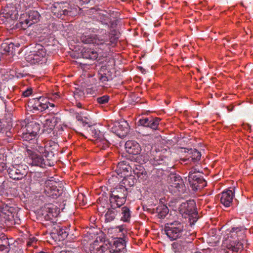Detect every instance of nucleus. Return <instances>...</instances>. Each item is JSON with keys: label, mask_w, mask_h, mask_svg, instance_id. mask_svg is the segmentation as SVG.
<instances>
[{"label": "nucleus", "mask_w": 253, "mask_h": 253, "mask_svg": "<svg viewBox=\"0 0 253 253\" xmlns=\"http://www.w3.org/2000/svg\"><path fill=\"white\" fill-rule=\"evenodd\" d=\"M37 150L39 154L29 149L27 150V155L31 158L33 166L45 168L54 165L55 162V154L50 150V147L39 146Z\"/></svg>", "instance_id": "f257e3e1"}, {"label": "nucleus", "mask_w": 253, "mask_h": 253, "mask_svg": "<svg viewBox=\"0 0 253 253\" xmlns=\"http://www.w3.org/2000/svg\"><path fill=\"white\" fill-rule=\"evenodd\" d=\"M164 231L171 241L177 239L185 240L190 235L186 228L185 223L179 220H174L166 223Z\"/></svg>", "instance_id": "f03ea898"}, {"label": "nucleus", "mask_w": 253, "mask_h": 253, "mask_svg": "<svg viewBox=\"0 0 253 253\" xmlns=\"http://www.w3.org/2000/svg\"><path fill=\"white\" fill-rule=\"evenodd\" d=\"M108 38L106 39H98L96 35H89L87 33L82 34L80 37L81 42L85 44L93 45H101L103 46H114L119 38V34L116 30L111 31Z\"/></svg>", "instance_id": "7ed1b4c3"}, {"label": "nucleus", "mask_w": 253, "mask_h": 253, "mask_svg": "<svg viewBox=\"0 0 253 253\" xmlns=\"http://www.w3.org/2000/svg\"><path fill=\"white\" fill-rule=\"evenodd\" d=\"M178 211L184 218H188L190 225L194 224L199 218L196 203L193 200L187 201L180 204Z\"/></svg>", "instance_id": "20e7f679"}, {"label": "nucleus", "mask_w": 253, "mask_h": 253, "mask_svg": "<svg viewBox=\"0 0 253 253\" xmlns=\"http://www.w3.org/2000/svg\"><path fill=\"white\" fill-rule=\"evenodd\" d=\"M22 131L21 136L23 141H37V139H35V138L37 135L42 133V131L41 132V126L40 124L35 121L28 123Z\"/></svg>", "instance_id": "39448f33"}, {"label": "nucleus", "mask_w": 253, "mask_h": 253, "mask_svg": "<svg viewBox=\"0 0 253 253\" xmlns=\"http://www.w3.org/2000/svg\"><path fill=\"white\" fill-rule=\"evenodd\" d=\"M10 178L18 181L24 178L28 172V167L26 165L16 164L11 165L7 169Z\"/></svg>", "instance_id": "423d86ee"}, {"label": "nucleus", "mask_w": 253, "mask_h": 253, "mask_svg": "<svg viewBox=\"0 0 253 253\" xmlns=\"http://www.w3.org/2000/svg\"><path fill=\"white\" fill-rule=\"evenodd\" d=\"M188 180L192 189L195 191L200 190L207 185V182L201 174L195 169L189 171Z\"/></svg>", "instance_id": "0eeeda50"}, {"label": "nucleus", "mask_w": 253, "mask_h": 253, "mask_svg": "<svg viewBox=\"0 0 253 253\" xmlns=\"http://www.w3.org/2000/svg\"><path fill=\"white\" fill-rule=\"evenodd\" d=\"M141 151L139 144L134 140H127V160L136 161Z\"/></svg>", "instance_id": "6e6552de"}, {"label": "nucleus", "mask_w": 253, "mask_h": 253, "mask_svg": "<svg viewBox=\"0 0 253 253\" xmlns=\"http://www.w3.org/2000/svg\"><path fill=\"white\" fill-rule=\"evenodd\" d=\"M223 246L229 250V252H232V253H240L243 250V243L231 239L229 236H228L227 239L224 241Z\"/></svg>", "instance_id": "1a4fd4ad"}, {"label": "nucleus", "mask_w": 253, "mask_h": 253, "mask_svg": "<svg viewBox=\"0 0 253 253\" xmlns=\"http://www.w3.org/2000/svg\"><path fill=\"white\" fill-rule=\"evenodd\" d=\"M168 181L171 188H175L179 192L184 190V184L180 175L175 173H171L169 176Z\"/></svg>", "instance_id": "9d476101"}, {"label": "nucleus", "mask_w": 253, "mask_h": 253, "mask_svg": "<svg viewBox=\"0 0 253 253\" xmlns=\"http://www.w3.org/2000/svg\"><path fill=\"white\" fill-rule=\"evenodd\" d=\"M54 183V182L51 180L45 181L44 192L48 196L55 199L61 194V190L57 188L56 186L53 184Z\"/></svg>", "instance_id": "9b49d317"}, {"label": "nucleus", "mask_w": 253, "mask_h": 253, "mask_svg": "<svg viewBox=\"0 0 253 253\" xmlns=\"http://www.w3.org/2000/svg\"><path fill=\"white\" fill-rule=\"evenodd\" d=\"M245 232L246 229L244 228L241 227L232 228L230 231L229 238L244 243L245 242H247L246 239Z\"/></svg>", "instance_id": "f8f14e48"}, {"label": "nucleus", "mask_w": 253, "mask_h": 253, "mask_svg": "<svg viewBox=\"0 0 253 253\" xmlns=\"http://www.w3.org/2000/svg\"><path fill=\"white\" fill-rule=\"evenodd\" d=\"M28 16L26 19L21 22L22 26L24 29H26L33 24L38 22L40 15L37 11L31 10L28 12Z\"/></svg>", "instance_id": "ddd939ff"}, {"label": "nucleus", "mask_w": 253, "mask_h": 253, "mask_svg": "<svg viewBox=\"0 0 253 253\" xmlns=\"http://www.w3.org/2000/svg\"><path fill=\"white\" fill-rule=\"evenodd\" d=\"M134 161H131L130 163L127 164V172L130 170V173H132L135 176H136L138 178H142L141 176L145 175L146 171L141 166L135 164Z\"/></svg>", "instance_id": "4468645a"}, {"label": "nucleus", "mask_w": 253, "mask_h": 253, "mask_svg": "<svg viewBox=\"0 0 253 253\" xmlns=\"http://www.w3.org/2000/svg\"><path fill=\"white\" fill-rule=\"evenodd\" d=\"M116 171L118 175H120L121 177L123 178L122 181L120 182V186L126 190V165L125 161H123L118 163Z\"/></svg>", "instance_id": "2eb2a0df"}, {"label": "nucleus", "mask_w": 253, "mask_h": 253, "mask_svg": "<svg viewBox=\"0 0 253 253\" xmlns=\"http://www.w3.org/2000/svg\"><path fill=\"white\" fill-rule=\"evenodd\" d=\"M234 195L232 190H227L221 193L220 202L225 207H229L233 204V200Z\"/></svg>", "instance_id": "dca6fc26"}, {"label": "nucleus", "mask_w": 253, "mask_h": 253, "mask_svg": "<svg viewBox=\"0 0 253 253\" xmlns=\"http://www.w3.org/2000/svg\"><path fill=\"white\" fill-rule=\"evenodd\" d=\"M32 101L35 102L33 105V108L34 110L42 112L48 108L47 100L43 97H40L33 98Z\"/></svg>", "instance_id": "f3484780"}, {"label": "nucleus", "mask_w": 253, "mask_h": 253, "mask_svg": "<svg viewBox=\"0 0 253 253\" xmlns=\"http://www.w3.org/2000/svg\"><path fill=\"white\" fill-rule=\"evenodd\" d=\"M114 246L113 248H110V253H125L126 247V242L124 238H118L114 242Z\"/></svg>", "instance_id": "a211bd4d"}, {"label": "nucleus", "mask_w": 253, "mask_h": 253, "mask_svg": "<svg viewBox=\"0 0 253 253\" xmlns=\"http://www.w3.org/2000/svg\"><path fill=\"white\" fill-rule=\"evenodd\" d=\"M51 11L53 14L58 18L63 19L66 15H70L71 11L66 9L61 8V4L57 3L53 5L51 7Z\"/></svg>", "instance_id": "6ab92c4d"}, {"label": "nucleus", "mask_w": 253, "mask_h": 253, "mask_svg": "<svg viewBox=\"0 0 253 253\" xmlns=\"http://www.w3.org/2000/svg\"><path fill=\"white\" fill-rule=\"evenodd\" d=\"M57 123V119L52 117L45 120L43 124V128L42 130V133L45 134H49L53 130Z\"/></svg>", "instance_id": "aec40b11"}, {"label": "nucleus", "mask_w": 253, "mask_h": 253, "mask_svg": "<svg viewBox=\"0 0 253 253\" xmlns=\"http://www.w3.org/2000/svg\"><path fill=\"white\" fill-rule=\"evenodd\" d=\"M99 80L103 83L113 79L112 73L104 66L101 67L98 71Z\"/></svg>", "instance_id": "412c9836"}, {"label": "nucleus", "mask_w": 253, "mask_h": 253, "mask_svg": "<svg viewBox=\"0 0 253 253\" xmlns=\"http://www.w3.org/2000/svg\"><path fill=\"white\" fill-rule=\"evenodd\" d=\"M52 234L56 235L59 240H64L67 237L68 231L65 227L57 226L52 230Z\"/></svg>", "instance_id": "4be33fe9"}, {"label": "nucleus", "mask_w": 253, "mask_h": 253, "mask_svg": "<svg viewBox=\"0 0 253 253\" xmlns=\"http://www.w3.org/2000/svg\"><path fill=\"white\" fill-rule=\"evenodd\" d=\"M81 54L83 58L90 60H95L98 57V53L91 48H84Z\"/></svg>", "instance_id": "5701e85b"}, {"label": "nucleus", "mask_w": 253, "mask_h": 253, "mask_svg": "<svg viewBox=\"0 0 253 253\" xmlns=\"http://www.w3.org/2000/svg\"><path fill=\"white\" fill-rule=\"evenodd\" d=\"M96 17L103 24L108 25L111 22L109 14L106 11L99 10L97 11Z\"/></svg>", "instance_id": "b1692460"}, {"label": "nucleus", "mask_w": 253, "mask_h": 253, "mask_svg": "<svg viewBox=\"0 0 253 253\" xmlns=\"http://www.w3.org/2000/svg\"><path fill=\"white\" fill-rule=\"evenodd\" d=\"M154 210L157 216L161 219L165 218L169 212L168 208L164 205H159Z\"/></svg>", "instance_id": "393cba45"}, {"label": "nucleus", "mask_w": 253, "mask_h": 253, "mask_svg": "<svg viewBox=\"0 0 253 253\" xmlns=\"http://www.w3.org/2000/svg\"><path fill=\"white\" fill-rule=\"evenodd\" d=\"M187 153L188 159H189L190 162L196 163L201 159V153L196 149H190L188 150Z\"/></svg>", "instance_id": "a878e982"}, {"label": "nucleus", "mask_w": 253, "mask_h": 253, "mask_svg": "<svg viewBox=\"0 0 253 253\" xmlns=\"http://www.w3.org/2000/svg\"><path fill=\"white\" fill-rule=\"evenodd\" d=\"M111 245L108 243L107 244H103L102 245L99 246V247H96L95 245L94 244L93 247L90 248V251L91 253H105L107 250H109L110 252Z\"/></svg>", "instance_id": "bb28decb"}, {"label": "nucleus", "mask_w": 253, "mask_h": 253, "mask_svg": "<svg viewBox=\"0 0 253 253\" xmlns=\"http://www.w3.org/2000/svg\"><path fill=\"white\" fill-rule=\"evenodd\" d=\"M15 47H18V46H15L12 42H3L1 45V50L4 52L3 53H11L13 54L14 52Z\"/></svg>", "instance_id": "cd10ccee"}, {"label": "nucleus", "mask_w": 253, "mask_h": 253, "mask_svg": "<svg viewBox=\"0 0 253 253\" xmlns=\"http://www.w3.org/2000/svg\"><path fill=\"white\" fill-rule=\"evenodd\" d=\"M88 127H89V130L88 131L89 133L91 134L92 136H93L94 138H96V141L99 140L100 141H105L106 143L107 142V140H104L101 138L99 136V134L100 133V131L97 130L96 129H95L94 127H92V126L88 125Z\"/></svg>", "instance_id": "c85d7f7f"}, {"label": "nucleus", "mask_w": 253, "mask_h": 253, "mask_svg": "<svg viewBox=\"0 0 253 253\" xmlns=\"http://www.w3.org/2000/svg\"><path fill=\"white\" fill-rule=\"evenodd\" d=\"M35 48L36 49V50H35V53L41 59H42L46 56V50L42 45L40 44H37Z\"/></svg>", "instance_id": "c756f323"}, {"label": "nucleus", "mask_w": 253, "mask_h": 253, "mask_svg": "<svg viewBox=\"0 0 253 253\" xmlns=\"http://www.w3.org/2000/svg\"><path fill=\"white\" fill-rule=\"evenodd\" d=\"M26 58L28 62H31L32 64H36L39 63L42 60L39 56L37 55L35 51H34L30 54L28 55Z\"/></svg>", "instance_id": "7c9ffc66"}, {"label": "nucleus", "mask_w": 253, "mask_h": 253, "mask_svg": "<svg viewBox=\"0 0 253 253\" xmlns=\"http://www.w3.org/2000/svg\"><path fill=\"white\" fill-rule=\"evenodd\" d=\"M150 121H151V123L149 124L148 127L153 129H157L158 128L161 119L159 118H154L150 117Z\"/></svg>", "instance_id": "2f4dec72"}, {"label": "nucleus", "mask_w": 253, "mask_h": 253, "mask_svg": "<svg viewBox=\"0 0 253 253\" xmlns=\"http://www.w3.org/2000/svg\"><path fill=\"white\" fill-rule=\"evenodd\" d=\"M109 100V96L108 95H103L96 98L97 102L100 105H104L108 103Z\"/></svg>", "instance_id": "473e14b6"}, {"label": "nucleus", "mask_w": 253, "mask_h": 253, "mask_svg": "<svg viewBox=\"0 0 253 253\" xmlns=\"http://www.w3.org/2000/svg\"><path fill=\"white\" fill-rule=\"evenodd\" d=\"M115 197L116 204L118 207H121L124 205L126 201V196L125 195L122 197H120L118 195L115 196Z\"/></svg>", "instance_id": "72a5a7b5"}, {"label": "nucleus", "mask_w": 253, "mask_h": 253, "mask_svg": "<svg viewBox=\"0 0 253 253\" xmlns=\"http://www.w3.org/2000/svg\"><path fill=\"white\" fill-rule=\"evenodd\" d=\"M129 98L130 99H127V103H129V104H133V103L136 102L137 101H138L137 100L138 99V98L136 96V95L133 92H129Z\"/></svg>", "instance_id": "f704fd0d"}, {"label": "nucleus", "mask_w": 253, "mask_h": 253, "mask_svg": "<svg viewBox=\"0 0 253 253\" xmlns=\"http://www.w3.org/2000/svg\"><path fill=\"white\" fill-rule=\"evenodd\" d=\"M136 182V178L135 175H133L132 173L127 174L128 185H129V186H133Z\"/></svg>", "instance_id": "c9c22d12"}, {"label": "nucleus", "mask_w": 253, "mask_h": 253, "mask_svg": "<svg viewBox=\"0 0 253 253\" xmlns=\"http://www.w3.org/2000/svg\"><path fill=\"white\" fill-rule=\"evenodd\" d=\"M150 118H145L139 120V125L143 126L148 127L149 124L151 123Z\"/></svg>", "instance_id": "e433bc0d"}, {"label": "nucleus", "mask_w": 253, "mask_h": 253, "mask_svg": "<svg viewBox=\"0 0 253 253\" xmlns=\"http://www.w3.org/2000/svg\"><path fill=\"white\" fill-rule=\"evenodd\" d=\"M106 219L108 221H111L113 220L115 217V212L112 210H108L105 214Z\"/></svg>", "instance_id": "4c0bfd02"}, {"label": "nucleus", "mask_w": 253, "mask_h": 253, "mask_svg": "<svg viewBox=\"0 0 253 253\" xmlns=\"http://www.w3.org/2000/svg\"><path fill=\"white\" fill-rule=\"evenodd\" d=\"M0 244H1L2 245H5L10 246L11 244L9 242V239L5 235H2L0 237Z\"/></svg>", "instance_id": "58836bf2"}, {"label": "nucleus", "mask_w": 253, "mask_h": 253, "mask_svg": "<svg viewBox=\"0 0 253 253\" xmlns=\"http://www.w3.org/2000/svg\"><path fill=\"white\" fill-rule=\"evenodd\" d=\"M74 97L76 99H80L84 97V93L83 91L79 89H76L74 92Z\"/></svg>", "instance_id": "ea45409f"}, {"label": "nucleus", "mask_w": 253, "mask_h": 253, "mask_svg": "<svg viewBox=\"0 0 253 253\" xmlns=\"http://www.w3.org/2000/svg\"><path fill=\"white\" fill-rule=\"evenodd\" d=\"M10 249V246L0 244V253H8Z\"/></svg>", "instance_id": "a19ab883"}, {"label": "nucleus", "mask_w": 253, "mask_h": 253, "mask_svg": "<svg viewBox=\"0 0 253 253\" xmlns=\"http://www.w3.org/2000/svg\"><path fill=\"white\" fill-rule=\"evenodd\" d=\"M122 213L123 214V216L121 217V220H123L124 222L126 221V207L124 206L122 209Z\"/></svg>", "instance_id": "79ce46f5"}, {"label": "nucleus", "mask_w": 253, "mask_h": 253, "mask_svg": "<svg viewBox=\"0 0 253 253\" xmlns=\"http://www.w3.org/2000/svg\"><path fill=\"white\" fill-rule=\"evenodd\" d=\"M32 93V89L31 88H27L25 91H23L22 95L24 97H28Z\"/></svg>", "instance_id": "37998d69"}, {"label": "nucleus", "mask_w": 253, "mask_h": 253, "mask_svg": "<svg viewBox=\"0 0 253 253\" xmlns=\"http://www.w3.org/2000/svg\"><path fill=\"white\" fill-rule=\"evenodd\" d=\"M51 210V209L50 208H49V214H47L46 215H45V218L46 220H50V219H52V217L54 216V215L52 214V211H50Z\"/></svg>", "instance_id": "c03bdc74"}, {"label": "nucleus", "mask_w": 253, "mask_h": 253, "mask_svg": "<svg viewBox=\"0 0 253 253\" xmlns=\"http://www.w3.org/2000/svg\"><path fill=\"white\" fill-rule=\"evenodd\" d=\"M172 247L176 249L177 251H179L181 249V247L178 243L174 242L172 244Z\"/></svg>", "instance_id": "a18cd8bd"}, {"label": "nucleus", "mask_w": 253, "mask_h": 253, "mask_svg": "<svg viewBox=\"0 0 253 253\" xmlns=\"http://www.w3.org/2000/svg\"><path fill=\"white\" fill-rule=\"evenodd\" d=\"M6 164L3 162H0V171L3 172L5 169H6Z\"/></svg>", "instance_id": "49530a36"}, {"label": "nucleus", "mask_w": 253, "mask_h": 253, "mask_svg": "<svg viewBox=\"0 0 253 253\" xmlns=\"http://www.w3.org/2000/svg\"><path fill=\"white\" fill-rule=\"evenodd\" d=\"M180 161L182 162H187L186 164L191 163L189 159H188V156L187 155L185 158L180 159Z\"/></svg>", "instance_id": "de8ad7c7"}, {"label": "nucleus", "mask_w": 253, "mask_h": 253, "mask_svg": "<svg viewBox=\"0 0 253 253\" xmlns=\"http://www.w3.org/2000/svg\"><path fill=\"white\" fill-rule=\"evenodd\" d=\"M76 118H77V120L79 121L82 122L83 121V119L82 118V117L81 116L77 115L76 117Z\"/></svg>", "instance_id": "09e8293b"}, {"label": "nucleus", "mask_w": 253, "mask_h": 253, "mask_svg": "<svg viewBox=\"0 0 253 253\" xmlns=\"http://www.w3.org/2000/svg\"><path fill=\"white\" fill-rule=\"evenodd\" d=\"M80 1L82 2L83 4H84L88 3L90 1V0H80Z\"/></svg>", "instance_id": "8fccbe9b"}, {"label": "nucleus", "mask_w": 253, "mask_h": 253, "mask_svg": "<svg viewBox=\"0 0 253 253\" xmlns=\"http://www.w3.org/2000/svg\"><path fill=\"white\" fill-rule=\"evenodd\" d=\"M139 70L143 74L145 73L146 71L142 67H139Z\"/></svg>", "instance_id": "3c124183"}, {"label": "nucleus", "mask_w": 253, "mask_h": 253, "mask_svg": "<svg viewBox=\"0 0 253 253\" xmlns=\"http://www.w3.org/2000/svg\"><path fill=\"white\" fill-rule=\"evenodd\" d=\"M76 106L79 108H82V104L80 102H77L76 103Z\"/></svg>", "instance_id": "603ef678"}, {"label": "nucleus", "mask_w": 253, "mask_h": 253, "mask_svg": "<svg viewBox=\"0 0 253 253\" xmlns=\"http://www.w3.org/2000/svg\"><path fill=\"white\" fill-rule=\"evenodd\" d=\"M47 103L48 104V107L49 106H50V107H55V104H53V103H50L49 102V101H47Z\"/></svg>", "instance_id": "864d4df0"}, {"label": "nucleus", "mask_w": 253, "mask_h": 253, "mask_svg": "<svg viewBox=\"0 0 253 253\" xmlns=\"http://www.w3.org/2000/svg\"><path fill=\"white\" fill-rule=\"evenodd\" d=\"M130 213H129V209L127 208V222H128V218L130 217Z\"/></svg>", "instance_id": "5fc2aeb1"}, {"label": "nucleus", "mask_w": 253, "mask_h": 253, "mask_svg": "<svg viewBox=\"0 0 253 253\" xmlns=\"http://www.w3.org/2000/svg\"><path fill=\"white\" fill-rule=\"evenodd\" d=\"M227 109L229 111H232L233 110V107H232V108H230V107H228Z\"/></svg>", "instance_id": "6e6d98bb"}, {"label": "nucleus", "mask_w": 253, "mask_h": 253, "mask_svg": "<svg viewBox=\"0 0 253 253\" xmlns=\"http://www.w3.org/2000/svg\"><path fill=\"white\" fill-rule=\"evenodd\" d=\"M126 132H125V133H123V134L122 135V136H121V135H120V134H119V135H120V137H125V136L126 135Z\"/></svg>", "instance_id": "4d7b16f0"}, {"label": "nucleus", "mask_w": 253, "mask_h": 253, "mask_svg": "<svg viewBox=\"0 0 253 253\" xmlns=\"http://www.w3.org/2000/svg\"><path fill=\"white\" fill-rule=\"evenodd\" d=\"M82 123L84 124H84H87L88 123L87 122H85V121H84V120L83 121H82Z\"/></svg>", "instance_id": "13d9d810"}, {"label": "nucleus", "mask_w": 253, "mask_h": 253, "mask_svg": "<svg viewBox=\"0 0 253 253\" xmlns=\"http://www.w3.org/2000/svg\"><path fill=\"white\" fill-rule=\"evenodd\" d=\"M135 29H133V31H134V34H134V36H135V35H137V32H135Z\"/></svg>", "instance_id": "bf43d9fd"}, {"label": "nucleus", "mask_w": 253, "mask_h": 253, "mask_svg": "<svg viewBox=\"0 0 253 253\" xmlns=\"http://www.w3.org/2000/svg\"><path fill=\"white\" fill-rule=\"evenodd\" d=\"M124 147L125 148H126V141L124 143Z\"/></svg>", "instance_id": "052dcab7"}, {"label": "nucleus", "mask_w": 253, "mask_h": 253, "mask_svg": "<svg viewBox=\"0 0 253 253\" xmlns=\"http://www.w3.org/2000/svg\"><path fill=\"white\" fill-rule=\"evenodd\" d=\"M8 208V207H7V206H5V210H4V211H6V210H8L7 209Z\"/></svg>", "instance_id": "680f3d73"}, {"label": "nucleus", "mask_w": 253, "mask_h": 253, "mask_svg": "<svg viewBox=\"0 0 253 253\" xmlns=\"http://www.w3.org/2000/svg\"><path fill=\"white\" fill-rule=\"evenodd\" d=\"M128 0H127V3L128 2ZM129 2H130L131 1H132V0H129Z\"/></svg>", "instance_id": "e2e57ef3"}, {"label": "nucleus", "mask_w": 253, "mask_h": 253, "mask_svg": "<svg viewBox=\"0 0 253 253\" xmlns=\"http://www.w3.org/2000/svg\"><path fill=\"white\" fill-rule=\"evenodd\" d=\"M132 29H127V31H131Z\"/></svg>", "instance_id": "0e129e2a"}, {"label": "nucleus", "mask_w": 253, "mask_h": 253, "mask_svg": "<svg viewBox=\"0 0 253 253\" xmlns=\"http://www.w3.org/2000/svg\"><path fill=\"white\" fill-rule=\"evenodd\" d=\"M122 229L121 227H120V231H122Z\"/></svg>", "instance_id": "69168bd1"}, {"label": "nucleus", "mask_w": 253, "mask_h": 253, "mask_svg": "<svg viewBox=\"0 0 253 253\" xmlns=\"http://www.w3.org/2000/svg\"><path fill=\"white\" fill-rule=\"evenodd\" d=\"M127 90H129V89L128 88V87H127Z\"/></svg>", "instance_id": "338daca9"}]
</instances>
